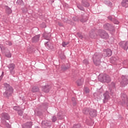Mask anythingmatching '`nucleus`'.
Segmentation results:
<instances>
[{"label": "nucleus", "mask_w": 128, "mask_h": 128, "mask_svg": "<svg viewBox=\"0 0 128 128\" xmlns=\"http://www.w3.org/2000/svg\"><path fill=\"white\" fill-rule=\"evenodd\" d=\"M4 86L6 88V92L4 93V96L6 98L10 96L12 94V88L6 83L4 84Z\"/></svg>", "instance_id": "obj_1"}, {"label": "nucleus", "mask_w": 128, "mask_h": 128, "mask_svg": "<svg viewBox=\"0 0 128 128\" xmlns=\"http://www.w3.org/2000/svg\"><path fill=\"white\" fill-rule=\"evenodd\" d=\"M100 58H102V57H100V55L95 54L93 56V61L95 65L100 66Z\"/></svg>", "instance_id": "obj_2"}, {"label": "nucleus", "mask_w": 128, "mask_h": 128, "mask_svg": "<svg viewBox=\"0 0 128 128\" xmlns=\"http://www.w3.org/2000/svg\"><path fill=\"white\" fill-rule=\"evenodd\" d=\"M0 49L2 52H4L5 53V56L6 58H12V53H10V51L8 50L7 48H6L4 46H0Z\"/></svg>", "instance_id": "obj_3"}, {"label": "nucleus", "mask_w": 128, "mask_h": 128, "mask_svg": "<svg viewBox=\"0 0 128 128\" xmlns=\"http://www.w3.org/2000/svg\"><path fill=\"white\" fill-rule=\"evenodd\" d=\"M102 82H110V78L108 75H106V74L103 75L102 77V79L100 80Z\"/></svg>", "instance_id": "obj_4"}, {"label": "nucleus", "mask_w": 128, "mask_h": 128, "mask_svg": "<svg viewBox=\"0 0 128 128\" xmlns=\"http://www.w3.org/2000/svg\"><path fill=\"white\" fill-rule=\"evenodd\" d=\"M120 46L124 50H128V42L122 41L120 42Z\"/></svg>", "instance_id": "obj_5"}, {"label": "nucleus", "mask_w": 128, "mask_h": 128, "mask_svg": "<svg viewBox=\"0 0 128 128\" xmlns=\"http://www.w3.org/2000/svg\"><path fill=\"white\" fill-rule=\"evenodd\" d=\"M99 36H100L102 38H108V33L102 30H99Z\"/></svg>", "instance_id": "obj_6"}, {"label": "nucleus", "mask_w": 128, "mask_h": 128, "mask_svg": "<svg viewBox=\"0 0 128 128\" xmlns=\"http://www.w3.org/2000/svg\"><path fill=\"white\" fill-rule=\"evenodd\" d=\"M14 68H16V65L14 64H11L9 65L8 68L10 73L12 74H14Z\"/></svg>", "instance_id": "obj_7"}, {"label": "nucleus", "mask_w": 128, "mask_h": 128, "mask_svg": "<svg viewBox=\"0 0 128 128\" xmlns=\"http://www.w3.org/2000/svg\"><path fill=\"white\" fill-rule=\"evenodd\" d=\"M112 56V50L107 49L104 50L103 56Z\"/></svg>", "instance_id": "obj_8"}, {"label": "nucleus", "mask_w": 128, "mask_h": 128, "mask_svg": "<svg viewBox=\"0 0 128 128\" xmlns=\"http://www.w3.org/2000/svg\"><path fill=\"white\" fill-rule=\"evenodd\" d=\"M104 28L108 30H114V28L110 24H107L104 26Z\"/></svg>", "instance_id": "obj_9"}, {"label": "nucleus", "mask_w": 128, "mask_h": 128, "mask_svg": "<svg viewBox=\"0 0 128 128\" xmlns=\"http://www.w3.org/2000/svg\"><path fill=\"white\" fill-rule=\"evenodd\" d=\"M122 104H126L128 102V96L126 94H122L121 96Z\"/></svg>", "instance_id": "obj_10"}, {"label": "nucleus", "mask_w": 128, "mask_h": 128, "mask_svg": "<svg viewBox=\"0 0 128 128\" xmlns=\"http://www.w3.org/2000/svg\"><path fill=\"white\" fill-rule=\"evenodd\" d=\"M104 102H106L108 100H110V95L108 94V92H106L104 94Z\"/></svg>", "instance_id": "obj_11"}, {"label": "nucleus", "mask_w": 128, "mask_h": 128, "mask_svg": "<svg viewBox=\"0 0 128 128\" xmlns=\"http://www.w3.org/2000/svg\"><path fill=\"white\" fill-rule=\"evenodd\" d=\"M50 87L49 86H45L42 88V90L44 92H49Z\"/></svg>", "instance_id": "obj_12"}, {"label": "nucleus", "mask_w": 128, "mask_h": 128, "mask_svg": "<svg viewBox=\"0 0 128 128\" xmlns=\"http://www.w3.org/2000/svg\"><path fill=\"white\" fill-rule=\"evenodd\" d=\"M89 114L90 116H92V118H94V116H96V110H90Z\"/></svg>", "instance_id": "obj_13"}, {"label": "nucleus", "mask_w": 128, "mask_h": 128, "mask_svg": "<svg viewBox=\"0 0 128 128\" xmlns=\"http://www.w3.org/2000/svg\"><path fill=\"white\" fill-rule=\"evenodd\" d=\"M32 126V122H28L23 126V128H31Z\"/></svg>", "instance_id": "obj_14"}, {"label": "nucleus", "mask_w": 128, "mask_h": 128, "mask_svg": "<svg viewBox=\"0 0 128 128\" xmlns=\"http://www.w3.org/2000/svg\"><path fill=\"white\" fill-rule=\"evenodd\" d=\"M122 6H124V8L128 7V0H122Z\"/></svg>", "instance_id": "obj_15"}, {"label": "nucleus", "mask_w": 128, "mask_h": 128, "mask_svg": "<svg viewBox=\"0 0 128 128\" xmlns=\"http://www.w3.org/2000/svg\"><path fill=\"white\" fill-rule=\"evenodd\" d=\"M77 86H82V84H84V79L81 78L79 79L76 81Z\"/></svg>", "instance_id": "obj_16"}, {"label": "nucleus", "mask_w": 128, "mask_h": 128, "mask_svg": "<svg viewBox=\"0 0 128 128\" xmlns=\"http://www.w3.org/2000/svg\"><path fill=\"white\" fill-rule=\"evenodd\" d=\"M2 116L5 120H10V116H8V113H3L2 114Z\"/></svg>", "instance_id": "obj_17"}, {"label": "nucleus", "mask_w": 128, "mask_h": 128, "mask_svg": "<svg viewBox=\"0 0 128 128\" xmlns=\"http://www.w3.org/2000/svg\"><path fill=\"white\" fill-rule=\"evenodd\" d=\"M90 36L91 38H96V34L95 32H90Z\"/></svg>", "instance_id": "obj_18"}, {"label": "nucleus", "mask_w": 128, "mask_h": 128, "mask_svg": "<svg viewBox=\"0 0 128 128\" xmlns=\"http://www.w3.org/2000/svg\"><path fill=\"white\" fill-rule=\"evenodd\" d=\"M40 90V89L37 86H34L32 88V92H38Z\"/></svg>", "instance_id": "obj_19"}, {"label": "nucleus", "mask_w": 128, "mask_h": 128, "mask_svg": "<svg viewBox=\"0 0 128 128\" xmlns=\"http://www.w3.org/2000/svg\"><path fill=\"white\" fill-rule=\"evenodd\" d=\"M12 9H10V8H8V7H6V12H7V14H12Z\"/></svg>", "instance_id": "obj_20"}, {"label": "nucleus", "mask_w": 128, "mask_h": 128, "mask_svg": "<svg viewBox=\"0 0 128 128\" xmlns=\"http://www.w3.org/2000/svg\"><path fill=\"white\" fill-rule=\"evenodd\" d=\"M90 110L88 108H84L83 110V112L85 114H88V112H90Z\"/></svg>", "instance_id": "obj_21"}, {"label": "nucleus", "mask_w": 128, "mask_h": 128, "mask_svg": "<svg viewBox=\"0 0 128 128\" xmlns=\"http://www.w3.org/2000/svg\"><path fill=\"white\" fill-rule=\"evenodd\" d=\"M38 40H40V35H37L33 38V40H34V42H38Z\"/></svg>", "instance_id": "obj_22"}, {"label": "nucleus", "mask_w": 128, "mask_h": 128, "mask_svg": "<svg viewBox=\"0 0 128 128\" xmlns=\"http://www.w3.org/2000/svg\"><path fill=\"white\" fill-rule=\"evenodd\" d=\"M68 42H63L62 43V46H64V48H66V46H68Z\"/></svg>", "instance_id": "obj_23"}, {"label": "nucleus", "mask_w": 128, "mask_h": 128, "mask_svg": "<svg viewBox=\"0 0 128 128\" xmlns=\"http://www.w3.org/2000/svg\"><path fill=\"white\" fill-rule=\"evenodd\" d=\"M52 122H54L56 120V116H53L52 118Z\"/></svg>", "instance_id": "obj_24"}, {"label": "nucleus", "mask_w": 128, "mask_h": 128, "mask_svg": "<svg viewBox=\"0 0 128 128\" xmlns=\"http://www.w3.org/2000/svg\"><path fill=\"white\" fill-rule=\"evenodd\" d=\"M82 5L84 6H90V4L88 2H85L84 3H82Z\"/></svg>", "instance_id": "obj_25"}, {"label": "nucleus", "mask_w": 128, "mask_h": 128, "mask_svg": "<svg viewBox=\"0 0 128 128\" xmlns=\"http://www.w3.org/2000/svg\"><path fill=\"white\" fill-rule=\"evenodd\" d=\"M114 22L115 24H120V22L116 19H114Z\"/></svg>", "instance_id": "obj_26"}, {"label": "nucleus", "mask_w": 128, "mask_h": 128, "mask_svg": "<svg viewBox=\"0 0 128 128\" xmlns=\"http://www.w3.org/2000/svg\"><path fill=\"white\" fill-rule=\"evenodd\" d=\"M42 124H45L46 126H48V122L44 121V122H42Z\"/></svg>", "instance_id": "obj_27"}, {"label": "nucleus", "mask_w": 128, "mask_h": 128, "mask_svg": "<svg viewBox=\"0 0 128 128\" xmlns=\"http://www.w3.org/2000/svg\"><path fill=\"white\" fill-rule=\"evenodd\" d=\"M22 110H18V114L19 116H22Z\"/></svg>", "instance_id": "obj_28"}, {"label": "nucleus", "mask_w": 128, "mask_h": 128, "mask_svg": "<svg viewBox=\"0 0 128 128\" xmlns=\"http://www.w3.org/2000/svg\"><path fill=\"white\" fill-rule=\"evenodd\" d=\"M84 92L88 94V92H90V89L88 88H84Z\"/></svg>", "instance_id": "obj_29"}, {"label": "nucleus", "mask_w": 128, "mask_h": 128, "mask_svg": "<svg viewBox=\"0 0 128 128\" xmlns=\"http://www.w3.org/2000/svg\"><path fill=\"white\" fill-rule=\"evenodd\" d=\"M78 8H79V10H84V8L82 7V6L80 5H78Z\"/></svg>", "instance_id": "obj_30"}, {"label": "nucleus", "mask_w": 128, "mask_h": 128, "mask_svg": "<svg viewBox=\"0 0 128 128\" xmlns=\"http://www.w3.org/2000/svg\"><path fill=\"white\" fill-rule=\"evenodd\" d=\"M84 64H88V60H84L83 61Z\"/></svg>", "instance_id": "obj_31"}, {"label": "nucleus", "mask_w": 128, "mask_h": 128, "mask_svg": "<svg viewBox=\"0 0 128 128\" xmlns=\"http://www.w3.org/2000/svg\"><path fill=\"white\" fill-rule=\"evenodd\" d=\"M14 110H20V107L18 106H14Z\"/></svg>", "instance_id": "obj_32"}, {"label": "nucleus", "mask_w": 128, "mask_h": 128, "mask_svg": "<svg viewBox=\"0 0 128 128\" xmlns=\"http://www.w3.org/2000/svg\"><path fill=\"white\" fill-rule=\"evenodd\" d=\"M41 27L42 28H46V23H44V22L42 23V24H41Z\"/></svg>", "instance_id": "obj_33"}, {"label": "nucleus", "mask_w": 128, "mask_h": 128, "mask_svg": "<svg viewBox=\"0 0 128 128\" xmlns=\"http://www.w3.org/2000/svg\"><path fill=\"white\" fill-rule=\"evenodd\" d=\"M6 44H8V46H12V44L10 42H7Z\"/></svg>", "instance_id": "obj_34"}, {"label": "nucleus", "mask_w": 128, "mask_h": 128, "mask_svg": "<svg viewBox=\"0 0 128 128\" xmlns=\"http://www.w3.org/2000/svg\"><path fill=\"white\" fill-rule=\"evenodd\" d=\"M78 36L79 38H81V40H82V38H83L82 36L80 35V34H78Z\"/></svg>", "instance_id": "obj_35"}, {"label": "nucleus", "mask_w": 128, "mask_h": 128, "mask_svg": "<svg viewBox=\"0 0 128 128\" xmlns=\"http://www.w3.org/2000/svg\"><path fill=\"white\" fill-rule=\"evenodd\" d=\"M80 22H86V20H84V19H82V20H80Z\"/></svg>", "instance_id": "obj_36"}, {"label": "nucleus", "mask_w": 128, "mask_h": 128, "mask_svg": "<svg viewBox=\"0 0 128 128\" xmlns=\"http://www.w3.org/2000/svg\"><path fill=\"white\" fill-rule=\"evenodd\" d=\"M108 18L109 20H112V16H109L108 17Z\"/></svg>", "instance_id": "obj_37"}, {"label": "nucleus", "mask_w": 128, "mask_h": 128, "mask_svg": "<svg viewBox=\"0 0 128 128\" xmlns=\"http://www.w3.org/2000/svg\"><path fill=\"white\" fill-rule=\"evenodd\" d=\"M76 100V99L74 98H72V100Z\"/></svg>", "instance_id": "obj_38"}, {"label": "nucleus", "mask_w": 128, "mask_h": 128, "mask_svg": "<svg viewBox=\"0 0 128 128\" xmlns=\"http://www.w3.org/2000/svg\"><path fill=\"white\" fill-rule=\"evenodd\" d=\"M67 22H68V24H70V21H68Z\"/></svg>", "instance_id": "obj_39"}, {"label": "nucleus", "mask_w": 128, "mask_h": 128, "mask_svg": "<svg viewBox=\"0 0 128 128\" xmlns=\"http://www.w3.org/2000/svg\"><path fill=\"white\" fill-rule=\"evenodd\" d=\"M48 42L46 44V46H48Z\"/></svg>", "instance_id": "obj_40"}, {"label": "nucleus", "mask_w": 128, "mask_h": 128, "mask_svg": "<svg viewBox=\"0 0 128 128\" xmlns=\"http://www.w3.org/2000/svg\"><path fill=\"white\" fill-rule=\"evenodd\" d=\"M46 38V40H48V38Z\"/></svg>", "instance_id": "obj_41"}, {"label": "nucleus", "mask_w": 128, "mask_h": 128, "mask_svg": "<svg viewBox=\"0 0 128 128\" xmlns=\"http://www.w3.org/2000/svg\"><path fill=\"white\" fill-rule=\"evenodd\" d=\"M59 24V26H62V25H60V24Z\"/></svg>", "instance_id": "obj_42"}, {"label": "nucleus", "mask_w": 128, "mask_h": 128, "mask_svg": "<svg viewBox=\"0 0 128 128\" xmlns=\"http://www.w3.org/2000/svg\"><path fill=\"white\" fill-rule=\"evenodd\" d=\"M2 80V78L0 79V80Z\"/></svg>", "instance_id": "obj_43"}, {"label": "nucleus", "mask_w": 128, "mask_h": 128, "mask_svg": "<svg viewBox=\"0 0 128 128\" xmlns=\"http://www.w3.org/2000/svg\"><path fill=\"white\" fill-rule=\"evenodd\" d=\"M44 36H46V34H44Z\"/></svg>", "instance_id": "obj_44"}]
</instances>
